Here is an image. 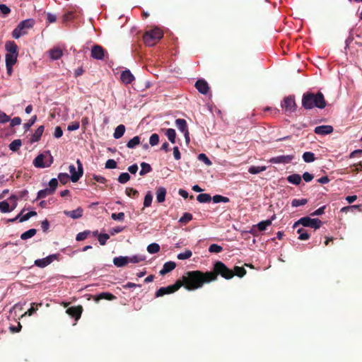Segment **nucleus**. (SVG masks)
<instances>
[{"instance_id":"6ab92c4d","label":"nucleus","mask_w":362,"mask_h":362,"mask_svg":"<svg viewBox=\"0 0 362 362\" xmlns=\"http://www.w3.org/2000/svg\"><path fill=\"white\" fill-rule=\"evenodd\" d=\"M360 18L362 19V11L361 13H360Z\"/></svg>"},{"instance_id":"9b49d317","label":"nucleus","mask_w":362,"mask_h":362,"mask_svg":"<svg viewBox=\"0 0 362 362\" xmlns=\"http://www.w3.org/2000/svg\"><path fill=\"white\" fill-rule=\"evenodd\" d=\"M0 11L4 16H7L11 13V9L6 4H0Z\"/></svg>"},{"instance_id":"2eb2a0df","label":"nucleus","mask_w":362,"mask_h":362,"mask_svg":"<svg viewBox=\"0 0 362 362\" xmlns=\"http://www.w3.org/2000/svg\"><path fill=\"white\" fill-rule=\"evenodd\" d=\"M353 37L351 36H349L345 41V44H346V47L345 48H347L349 47V45L353 41Z\"/></svg>"},{"instance_id":"ddd939ff","label":"nucleus","mask_w":362,"mask_h":362,"mask_svg":"<svg viewBox=\"0 0 362 362\" xmlns=\"http://www.w3.org/2000/svg\"><path fill=\"white\" fill-rule=\"evenodd\" d=\"M13 65L6 64V71L8 76H11L13 73Z\"/></svg>"},{"instance_id":"20e7f679","label":"nucleus","mask_w":362,"mask_h":362,"mask_svg":"<svg viewBox=\"0 0 362 362\" xmlns=\"http://www.w3.org/2000/svg\"><path fill=\"white\" fill-rule=\"evenodd\" d=\"M105 54H107V51L99 45H94L92 46L90 51V56L92 58L98 60L104 59Z\"/></svg>"},{"instance_id":"9d476101","label":"nucleus","mask_w":362,"mask_h":362,"mask_svg":"<svg viewBox=\"0 0 362 362\" xmlns=\"http://www.w3.org/2000/svg\"><path fill=\"white\" fill-rule=\"evenodd\" d=\"M18 54H6V64L14 65L17 62Z\"/></svg>"},{"instance_id":"412c9836","label":"nucleus","mask_w":362,"mask_h":362,"mask_svg":"<svg viewBox=\"0 0 362 362\" xmlns=\"http://www.w3.org/2000/svg\"><path fill=\"white\" fill-rule=\"evenodd\" d=\"M265 110H268V111H269V110H271V109H270L269 107H267V108L265 109Z\"/></svg>"},{"instance_id":"f03ea898","label":"nucleus","mask_w":362,"mask_h":362,"mask_svg":"<svg viewBox=\"0 0 362 362\" xmlns=\"http://www.w3.org/2000/svg\"><path fill=\"white\" fill-rule=\"evenodd\" d=\"M163 36L160 29L156 28L145 32L143 40L146 45L151 47L155 45Z\"/></svg>"},{"instance_id":"f257e3e1","label":"nucleus","mask_w":362,"mask_h":362,"mask_svg":"<svg viewBox=\"0 0 362 362\" xmlns=\"http://www.w3.org/2000/svg\"><path fill=\"white\" fill-rule=\"evenodd\" d=\"M327 105L324 95L322 93H316L312 92L305 93L302 98V105L306 110H311L317 107L319 109L324 108Z\"/></svg>"},{"instance_id":"6e6552de","label":"nucleus","mask_w":362,"mask_h":362,"mask_svg":"<svg viewBox=\"0 0 362 362\" xmlns=\"http://www.w3.org/2000/svg\"><path fill=\"white\" fill-rule=\"evenodd\" d=\"M120 78L123 83L129 84L134 81V77L129 70H125L122 72Z\"/></svg>"},{"instance_id":"dca6fc26","label":"nucleus","mask_w":362,"mask_h":362,"mask_svg":"<svg viewBox=\"0 0 362 362\" xmlns=\"http://www.w3.org/2000/svg\"><path fill=\"white\" fill-rule=\"evenodd\" d=\"M32 111L33 106L31 105H29L25 107V113H30Z\"/></svg>"},{"instance_id":"0eeeda50","label":"nucleus","mask_w":362,"mask_h":362,"mask_svg":"<svg viewBox=\"0 0 362 362\" xmlns=\"http://www.w3.org/2000/svg\"><path fill=\"white\" fill-rule=\"evenodd\" d=\"M6 54H18V47L13 41H7L5 44Z\"/></svg>"},{"instance_id":"a211bd4d","label":"nucleus","mask_w":362,"mask_h":362,"mask_svg":"<svg viewBox=\"0 0 362 362\" xmlns=\"http://www.w3.org/2000/svg\"><path fill=\"white\" fill-rule=\"evenodd\" d=\"M356 2H362V0H354Z\"/></svg>"},{"instance_id":"f8f14e48","label":"nucleus","mask_w":362,"mask_h":362,"mask_svg":"<svg viewBox=\"0 0 362 362\" xmlns=\"http://www.w3.org/2000/svg\"><path fill=\"white\" fill-rule=\"evenodd\" d=\"M47 20L49 23H54L57 20V17L54 14L48 13L47 14Z\"/></svg>"},{"instance_id":"1a4fd4ad","label":"nucleus","mask_w":362,"mask_h":362,"mask_svg":"<svg viewBox=\"0 0 362 362\" xmlns=\"http://www.w3.org/2000/svg\"><path fill=\"white\" fill-rule=\"evenodd\" d=\"M49 56L52 59L57 60L62 56V50L59 47H54L49 50Z\"/></svg>"},{"instance_id":"f3484780","label":"nucleus","mask_w":362,"mask_h":362,"mask_svg":"<svg viewBox=\"0 0 362 362\" xmlns=\"http://www.w3.org/2000/svg\"><path fill=\"white\" fill-rule=\"evenodd\" d=\"M209 110L210 112H213L214 111H215L216 112H218L217 113H221V111H220V110H214L212 109V107H211V106H209Z\"/></svg>"},{"instance_id":"423d86ee","label":"nucleus","mask_w":362,"mask_h":362,"mask_svg":"<svg viewBox=\"0 0 362 362\" xmlns=\"http://www.w3.org/2000/svg\"><path fill=\"white\" fill-rule=\"evenodd\" d=\"M281 106L284 108L286 112H293L295 111L296 104L295 100L293 97H287L286 98L283 103H281Z\"/></svg>"},{"instance_id":"39448f33","label":"nucleus","mask_w":362,"mask_h":362,"mask_svg":"<svg viewBox=\"0 0 362 362\" xmlns=\"http://www.w3.org/2000/svg\"><path fill=\"white\" fill-rule=\"evenodd\" d=\"M197 90L202 94L206 95L209 93V86L208 83L203 78L199 79L195 83Z\"/></svg>"},{"instance_id":"7ed1b4c3","label":"nucleus","mask_w":362,"mask_h":362,"mask_svg":"<svg viewBox=\"0 0 362 362\" xmlns=\"http://www.w3.org/2000/svg\"><path fill=\"white\" fill-rule=\"evenodd\" d=\"M35 24V20L33 18L22 21L12 32V37L18 39L28 33V30L32 28Z\"/></svg>"},{"instance_id":"4468645a","label":"nucleus","mask_w":362,"mask_h":362,"mask_svg":"<svg viewBox=\"0 0 362 362\" xmlns=\"http://www.w3.org/2000/svg\"><path fill=\"white\" fill-rule=\"evenodd\" d=\"M83 68L80 67V68H78L76 71H75V76H79L81 75H82L83 74Z\"/></svg>"},{"instance_id":"aec40b11","label":"nucleus","mask_w":362,"mask_h":362,"mask_svg":"<svg viewBox=\"0 0 362 362\" xmlns=\"http://www.w3.org/2000/svg\"><path fill=\"white\" fill-rule=\"evenodd\" d=\"M144 15L145 16V17L148 16V14L146 13H144Z\"/></svg>"}]
</instances>
